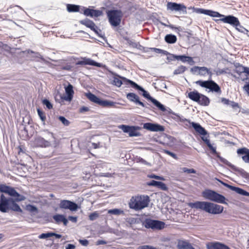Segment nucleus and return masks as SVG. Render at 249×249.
<instances>
[{
    "label": "nucleus",
    "mask_w": 249,
    "mask_h": 249,
    "mask_svg": "<svg viewBox=\"0 0 249 249\" xmlns=\"http://www.w3.org/2000/svg\"><path fill=\"white\" fill-rule=\"evenodd\" d=\"M202 196L212 202L196 201L189 203V206L192 209L203 211L210 214H219L222 213L224 207L215 203L228 205L226 197L214 190L206 189L202 192Z\"/></svg>",
    "instance_id": "nucleus-1"
},
{
    "label": "nucleus",
    "mask_w": 249,
    "mask_h": 249,
    "mask_svg": "<svg viewBox=\"0 0 249 249\" xmlns=\"http://www.w3.org/2000/svg\"><path fill=\"white\" fill-rule=\"evenodd\" d=\"M189 9H192L193 12L197 14H204L211 17L220 18L219 19H215V21L217 23L223 22L225 23L229 24L233 27L239 25V21L238 18L231 15L226 16L212 10L199 8L190 7Z\"/></svg>",
    "instance_id": "nucleus-2"
},
{
    "label": "nucleus",
    "mask_w": 249,
    "mask_h": 249,
    "mask_svg": "<svg viewBox=\"0 0 249 249\" xmlns=\"http://www.w3.org/2000/svg\"><path fill=\"white\" fill-rule=\"evenodd\" d=\"M202 140L206 144L209 148L211 150L212 153L213 154L217 155V157L219 159V160L221 162L228 165L234 171L237 172L243 178L249 180V173H247L242 168L236 167L235 166L230 163L229 161H228L226 159L221 157L217 153L216 148L212 145L209 139H207V138H202Z\"/></svg>",
    "instance_id": "nucleus-3"
},
{
    "label": "nucleus",
    "mask_w": 249,
    "mask_h": 249,
    "mask_svg": "<svg viewBox=\"0 0 249 249\" xmlns=\"http://www.w3.org/2000/svg\"><path fill=\"white\" fill-rule=\"evenodd\" d=\"M13 198H8L3 194L0 196V212L2 213H8L10 211L22 213V210Z\"/></svg>",
    "instance_id": "nucleus-4"
},
{
    "label": "nucleus",
    "mask_w": 249,
    "mask_h": 249,
    "mask_svg": "<svg viewBox=\"0 0 249 249\" xmlns=\"http://www.w3.org/2000/svg\"><path fill=\"white\" fill-rule=\"evenodd\" d=\"M124 81L130 84V86L139 91L142 92V95L145 98L147 99L149 101H150L159 109L162 111H165L166 110L165 107L159 101L154 98L150 95L149 93L145 90L142 87L137 84L135 82L128 79L126 78H124Z\"/></svg>",
    "instance_id": "nucleus-5"
},
{
    "label": "nucleus",
    "mask_w": 249,
    "mask_h": 249,
    "mask_svg": "<svg viewBox=\"0 0 249 249\" xmlns=\"http://www.w3.org/2000/svg\"><path fill=\"white\" fill-rule=\"evenodd\" d=\"M207 75L209 76L208 80H198L196 82V84L200 86L202 88L209 89V91L214 92L217 94L221 93V88L213 80H212L213 73L210 69L207 68Z\"/></svg>",
    "instance_id": "nucleus-6"
},
{
    "label": "nucleus",
    "mask_w": 249,
    "mask_h": 249,
    "mask_svg": "<svg viewBox=\"0 0 249 249\" xmlns=\"http://www.w3.org/2000/svg\"><path fill=\"white\" fill-rule=\"evenodd\" d=\"M150 199L147 195L132 196L128 202L129 207L135 211H140L148 206Z\"/></svg>",
    "instance_id": "nucleus-7"
},
{
    "label": "nucleus",
    "mask_w": 249,
    "mask_h": 249,
    "mask_svg": "<svg viewBox=\"0 0 249 249\" xmlns=\"http://www.w3.org/2000/svg\"><path fill=\"white\" fill-rule=\"evenodd\" d=\"M171 114L174 115L175 117L172 118L176 121L180 122L183 123L186 126H188L190 124L195 130L199 134L205 136L208 134L207 131L203 127L199 124L194 122H191L190 120L184 118L183 116L171 111Z\"/></svg>",
    "instance_id": "nucleus-8"
},
{
    "label": "nucleus",
    "mask_w": 249,
    "mask_h": 249,
    "mask_svg": "<svg viewBox=\"0 0 249 249\" xmlns=\"http://www.w3.org/2000/svg\"><path fill=\"white\" fill-rule=\"evenodd\" d=\"M108 22L112 27H117L120 25L124 14L119 9H112L106 12Z\"/></svg>",
    "instance_id": "nucleus-9"
},
{
    "label": "nucleus",
    "mask_w": 249,
    "mask_h": 249,
    "mask_svg": "<svg viewBox=\"0 0 249 249\" xmlns=\"http://www.w3.org/2000/svg\"><path fill=\"white\" fill-rule=\"evenodd\" d=\"M187 97L191 100L196 102L201 106H208L210 104L209 98L196 90L189 92L188 93Z\"/></svg>",
    "instance_id": "nucleus-10"
},
{
    "label": "nucleus",
    "mask_w": 249,
    "mask_h": 249,
    "mask_svg": "<svg viewBox=\"0 0 249 249\" xmlns=\"http://www.w3.org/2000/svg\"><path fill=\"white\" fill-rule=\"evenodd\" d=\"M86 97L91 102L103 107H116V105L118 103L115 102L107 100H103L90 92L86 94Z\"/></svg>",
    "instance_id": "nucleus-11"
},
{
    "label": "nucleus",
    "mask_w": 249,
    "mask_h": 249,
    "mask_svg": "<svg viewBox=\"0 0 249 249\" xmlns=\"http://www.w3.org/2000/svg\"><path fill=\"white\" fill-rule=\"evenodd\" d=\"M79 23L90 29V30L93 31L98 36L103 38L104 40H107L104 35H103L101 34V30L96 25L92 20L86 18L84 19L80 20Z\"/></svg>",
    "instance_id": "nucleus-12"
},
{
    "label": "nucleus",
    "mask_w": 249,
    "mask_h": 249,
    "mask_svg": "<svg viewBox=\"0 0 249 249\" xmlns=\"http://www.w3.org/2000/svg\"><path fill=\"white\" fill-rule=\"evenodd\" d=\"M3 193L8 195L10 196L9 198H13L17 202L23 201L26 198L24 196L19 194L14 188L6 185L5 186Z\"/></svg>",
    "instance_id": "nucleus-13"
},
{
    "label": "nucleus",
    "mask_w": 249,
    "mask_h": 249,
    "mask_svg": "<svg viewBox=\"0 0 249 249\" xmlns=\"http://www.w3.org/2000/svg\"><path fill=\"white\" fill-rule=\"evenodd\" d=\"M143 225L147 229L162 230L164 228L165 223L158 220L146 218L143 222Z\"/></svg>",
    "instance_id": "nucleus-14"
},
{
    "label": "nucleus",
    "mask_w": 249,
    "mask_h": 249,
    "mask_svg": "<svg viewBox=\"0 0 249 249\" xmlns=\"http://www.w3.org/2000/svg\"><path fill=\"white\" fill-rule=\"evenodd\" d=\"M119 128L122 129L124 133H128L129 137H138L141 136V133L138 131L141 129V127L138 126L122 124L119 126Z\"/></svg>",
    "instance_id": "nucleus-15"
},
{
    "label": "nucleus",
    "mask_w": 249,
    "mask_h": 249,
    "mask_svg": "<svg viewBox=\"0 0 249 249\" xmlns=\"http://www.w3.org/2000/svg\"><path fill=\"white\" fill-rule=\"evenodd\" d=\"M65 90L66 95L60 94L59 95V99H57L56 97H55V100L60 103L63 101L71 102L73 98L74 91L73 87L71 84L69 83L67 86L65 87Z\"/></svg>",
    "instance_id": "nucleus-16"
},
{
    "label": "nucleus",
    "mask_w": 249,
    "mask_h": 249,
    "mask_svg": "<svg viewBox=\"0 0 249 249\" xmlns=\"http://www.w3.org/2000/svg\"><path fill=\"white\" fill-rule=\"evenodd\" d=\"M82 12L81 14H84L86 17H89L92 18H98L103 15V12L100 10L94 9L93 7H81Z\"/></svg>",
    "instance_id": "nucleus-17"
},
{
    "label": "nucleus",
    "mask_w": 249,
    "mask_h": 249,
    "mask_svg": "<svg viewBox=\"0 0 249 249\" xmlns=\"http://www.w3.org/2000/svg\"><path fill=\"white\" fill-rule=\"evenodd\" d=\"M59 207L61 209L69 210L71 212L76 211L79 208L78 205L75 202L65 199L60 200Z\"/></svg>",
    "instance_id": "nucleus-18"
},
{
    "label": "nucleus",
    "mask_w": 249,
    "mask_h": 249,
    "mask_svg": "<svg viewBox=\"0 0 249 249\" xmlns=\"http://www.w3.org/2000/svg\"><path fill=\"white\" fill-rule=\"evenodd\" d=\"M167 9L171 11L182 12L186 13V7L182 3L168 2L167 3Z\"/></svg>",
    "instance_id": "nucleus-19"
},
{
    "label": "nucleus",
    "mask_w": 249,
    "mask_h": 249,
    "mask_svg": "<svg viewBox=\"0 0 249 249\" xmlns=\"http://www.w3.org/2000/svg\"><path fill=\"white\" fill-rule=\"evenodd\" d=\"M143 128L152 132H162L164 127L160 124L152 123H145L143 124Z\"/></svg>",
    "instance_id": "nucleus-20"
},
{
    "label": "nucleus",
    "mask_w": 249,
    "mask_h": 249,
    "mask_svg": "<svg viewBox=\"0 0 249 249\" xmlns=\"http://www.w3.org/2000/svg\"><path fill=\"white\" fill-rule=\"evenodd\" d=\"M218 180L223 186H224L225 187L229 188V189H230L233 191H234L236 193H237L240 195L243 196H249V192H247V191H246L241 188L230 185V184H229L226 182H224V181H221L219 179H218Z\"/></svg>",
    "instance_id": "nucleus-21"
},
{
    "label": "nucleus",
    "mask_w": 249,
    "mask_h": 249,
    "mask_svg": "<svg viewBox=\"0 0 249 249\" xmlns=\"http://www.w3.org/2000/svg\"><path fill=\"white\" fill-rule=\"evenodd\" d=\"M207 249H231L229 246L219 242H209L206 244Z\"/></svg>",
    "instance_id": "nucleus-22"
},
{
    "label": "nucleus",
    "mask_w": 249,
    "mask_h": 249,
    "mask_svg": "<svg viewBox=\"0 0 249 249\" xmlns=\"http://www.w3.org/2000/svg\"><path fill=\"white\" fill-rule=\"evenodd\" d=\"M207 68L206 67L194 66L191 68L190 71L194 74H196L201 76L207 75Z\"/></svg>",
    "instance_id": "nucleus-23"
},
{
    "label": "nucleus",
    "mask_w": 249,
    "mask_h": 249,
    "mask_svg": "<svg viewBox=\"0 0 249 249\" xmlns=\"http://www.w3.org/2000/svg\"><path fill=\"white\" fill-rule=\"evenodd\" d=\"M126 98L129 101L134 102L136 105H139L142 107H145L144 104L140 100L139 97L134 93H128L126 94Z\"/></svg>",
    "instance_id": "nucleus-24"
},
{
    "label": "nucleus",
    "mask_w": 249,
    "mask_h": 249,
    "mask_svg": "<svg viewBox=\"0 0 249 249\" xmlns=\"http://www.w3.org/2000/svg\"><path fill=\"white\" fill-rule=\"evenodd\" d=\"M35 144L40 147H48L51 146V142L45 140V139L40 136L36 137L35 140Z\"/></svg>",
    "instance_id": "nucleus-25"
},
{
    "label": "nucleus",
    "mask_w": 249,
    "mask_h": 249,
    "mask_svg": "<svg viewBox=\"0 0 249 249\" xmlns=\"http://www.w3.org/2000/svg\"><path fill=\"white\" fill-rule=\"evenodd\" d=\"M53 218L55 221V223L60 224L62 223L64 226H67L68 223V219L62 214L56 213L53 216Z\"/></svg>",
    "instance_id": "nucleus-26"
},
{
    "label": "nucleus",
    "mask_w": 249,
    "mask_h": 249,
    "mask_svg": "<svg viewBox=\"0 0 249 249\" xmlns=\"http://www.w3.org/2000/svg\"><path fill=\"white\" fill-rule=\"evenodd\" d=\"M238 155H242V159L246 163H249V149L246 147L239 148L237 150Z\"/></svg>",
    "instance_id": "nucleus-27"
},
{
    "label": "nucleus",
    "mask_w": 249,
    "mask_h": 249,
    "mask_svg": "<svg viewBox=\"0 0 249 249\" xmlns=\"http://www.w3.org/2000/svg\"><path fill=\"white\" fill-rule=\"evenodd\" d=\"M177 60H180L183 63H188L190 65H194L195 62L192 57L187 56L185 54L178 55Z\"/></svg>",
    "instance_id": "nucleus-28"
},
{
    "label": "nucleus",
    "mask_w": 249,
    "mask_h": 249,
    "mask_svg": "<svg viewBox=\"0 0 249 249\" xmlns=\"http://www.w3.org/2000/svg\"><path fill=\"white\" fill-rule=\"evenodd\" d=\"M116 76L118 77H114L113 80V84L116 86L117 87H120L122 84H124L126 85H130L129 84L127 83L126 82L124 81L125 80L124 79V77L120 76L118 74H116Z\"/></svg>",
    "instance_id": "nucleus-29"
},
{
    "label": "nucleus",
    "mask_w": 249,
    "mask_h": 249,
    "mask_svg": "<svg viewBox=\"0 0 249 249\" xmlns=\"http://www.w3.org/2000/svg\"><path fill=\"white\" fill-rule=\"evenodd\" d=\"M177 247L178 249H195L190 243L185 240H179Z\"/></svg>",
    "instance_id": "nucleus-30"
},
{
    "label": "nucleus",
    "mask_w": 249,
    "mask_h": 249,
    "mask_svg": "<svg viewBox=\"0 0 249 249\" xmlns=\"http://www.w3.org/2000/svg\"><path fill=\"white\" fill-rule=\"evenodd\" d=\"M67 7V11L70 13L72 12H82V10L80 11V9H81V7L82 6H81L78 5L76 4H67L66 5Z\"/></svg>",
    "instance_id": "nucleus-31"
},
{
    "label": "nucleus",
    "mask_w": 249,
    "mask_h": 249,
    "mask_svg": "<svg viewBox=\"0 0 249 249\" xmlns=\"http://www.w3.org/2000/svg\"><path fill=\"white\" fill-rule=\"evenodd\" d=\"M164 40L168 44H174L177 40V36L173 34H167L164 37Z\"/></svg>",
    "instance_id": "nucleus-32"
},
{
    "label": "nucleus",
    "mask_w": 249,
    "mask_h": 249,
    "mask_svg": "<svg viewBox=\"0 0 249 249\" xmlns=\"http://www.w3.org/2000/svg\"><path fill=\"white\" fill-rule=\"evenodd\" d=\"M247 68V67L243 66L239 63H237L235 65V69L234 71L240 75L242 73H246Z\"/></svg>",
    "instance_id": "nucleus-33"
},
{
    "label": "nucleus",
    "mask_w": 249,
    "mask_h": 249,
    "mask_svg": "<svg viewBox=\"0 0 249 249\" xmlns=\"http://www.w3.org/2000/svg\"><path fill=\"white\" fill-rule=\"evenodd\" d=\"M91 62V59L87 58V57H82L80 60L77 61L75 63L76 65H90Z\"/></svg>",
    "instance_id": "nucleus-34"
},
{
    "label": "nucleus",
    "mask_w": 249,
    "mask_h": 249,
    "mask_svg": "<svg viewBox=\"0 0 249 249\" xmlns=\"http://www.w3.org/2000/svg\"><path fill=\"white\" fill-rule=\"evenodd\" d=\"M187 68L183 65H180L173 72L174 75H178L183 73L186 70Z\"/></svg>",
    "instance_id": "nucleus-35"
},
{
    "label": "nucleus",
    "mask_w": 249,
    "mask_h": 249,
    "mask_svg": "<svg viewBox=\"0 0 249 249\" xmlns=\"http://www.w3.org/2000/svg\"><path fill=\"white\" fill-rule=\"evenodd\" d=\"M108 213L111 214H114L118 215L121 214H124V211L121 209H110L108 210Z\"/></svg>",
    "instance_id": "nucleus-36"
},
{
    "label": "nucleus",
    "mask_w": 249,
    "mask_h": 249,
    "mask_svg": "<svg viewBox=\"0 0 249 249\" xmlns=\"http://www.w3.org/2000/svg\"><path fill=\"white\" fill-rule=\"evenodd\" d=\"M99 216V213L98 212L95 211L89 214V219L90 221H94L97 219Z\"/></svg>",
    "instance_id": "nucleus-37"
},
{
    "label": "nucleus",
    "mask_w": 249,
    "mask_h": 249,
    "mask_svg": "<svg viewBox=\"0 0 249 249\" xmlns=\"http://www.w3.org/2000/svg\"><path fill=\"white\" fill-rule=\"evenodd\" d=\"M37 112L41 121L44 122L46 119L44 112L39 108L37 109Z\"/></svg>",
    "instance_id": "nucleus-38"
},
{
    "label": "nucleus",
    "mask_w": 249,
    "mask_h": 249,
    "mask_svg": "<svg viewBox=\"0 0 249 249\" xmlns=\"http://www.w3.org/2000/svg\"><path fill=\"white\" fill-rule=\"evenodd\" d=\"M52 231L42 233L38 236L39 239H48L53 236Z\"/></svg>",
    "instance_id": "nucleus-39"
},
{
    "label": "nucleus",
    "mask_w": 249,
    "mask_h": 249,
    "mask_svg": "<svg viewBox=\"0 0 249 249\" xmlns=\"http://www.w3.org/2000/svg\"><path fill=\"white\" fill-rule=\"evenodd\" d=\"M42 103L48 109H50L53 108V105L48 99L46 98L43 99Z\"/></svg>",
    "instance_id": "nucleus-40"
},
{
    "label": "nucleus",
    "mask_w": 249,
    "mask_h": 249,
    "mask_svg": "<svg viewBox=\"0 0 249 249\" xmlns=\"http://www.w3.org/2000/svg\"><path fill=\"white\" fill-rule=\"evenodd\" d=\"M58 120L65 126H68L70 122L65 117L62 116H59L58 117Z\"/></svg>",
    "instance_id": "nucleus-41"
},
{
    "label": "nucleus",
    "mask_w": 249,
    "mask_h": 249,
    "mask_svg": "<svg viewBox=\"0 0 249 249\" xmlns=\"http://www.w3.org/2000/svg\"><path fill=\"white\" fill-rule=\"evenodd\" d=\"M166 55H167V60H168V63H170L172 61H174L175 60H177V56L178 55L170 53H169L168 54H165Z\"/></svg>",
    "instance_id": "nucleus-42"
},
{
    "label": "nucleus",
    "mask_w": 249,
    "mask_h": 249,
    "mask_svg": "<svg viewBox=\"0 0 249 249\" xmlns=\"http://www.w3.org/2000/svg\"><path fill=\"white\" fill-rule=\"evenodd\" d=\"M150 49L153 50L154 52L158 53H162L164 55L169 53V52L167 51L159 48H150Z\"/></svg>",
    "instance_id": "nucleus-43"
},
{
    "label": "nucleus",
    "mask_w": 249,
    "mask_h": 249,
    "mask_svg": "<svg viewBox=\"0 0 249 249\" xmlns=\"http://www.w3.org/2000/svg\"><path fill=\"white\" fill-rule=\"evenodd\" d=\"M147 177L150 178H154L157 180H165V178L162 176H160L156 175L154 174H151L150 175H148Z\"/></svg>",
    "instance_id": "nucleus-44"
},
{
    "label": "nucleus",
    "mask_w": 249,
    "mask_h": 249,
    "mask_svg": "<svg viewBox=\"0 0 249 249\" xmlns=\"http://www.w3.org/2000/svg\"><path fill=\"white\" fill-rule=\"evenodd\" d=\"M157 187L162 191H167L168 190V187L166 185L161 181H159Z\"/></svg>",
    "instance_id": "nucleus-45"
},
{
    "label": "nucleus",
    "mask_w": 249,
    "mask_h": 249,
    "mask_svg": "<svg viewBox=\"0 0 249 249\" xmlns=\"http://www.w3.org/2000/svg\"><path fill=\"white\" fill-rule=\"evenodd\" d=\"M28 53H33L34 55L33 56L35 58H40L42 61L44 60V58L41 55V54L38 53H36L31 50H28Z\"/></svg>",
    "instance_id": "nucleus-46"
},
{
    "label": "nucleus",
    "mask_w": 249,
    "mask_h": 249,
    "mask_svg": "<svg viewBox=\"0 0 249 249\" xmlns=\"http://www.w3.org/2000/svg\"><path fill=\"white\" fill-rule=\"evenodd\" d=\"M127 42L129 45L135 48H138L139 46H140L139 43L135 42L132 40H128Z\"/></svg>",
    "instance_id": "nucleus-47"
},
{
    "label": "nucleus",
    "mask_w": 249,
    "mask_h": 249,
    "mask_svg": "<svg viewBox=\"0 0 249 249\" xmlns=\"http://www.w3.org/2000/svg\"><path fill=\"white\" fill-rule=\"evenodd\" d=\"M27 208L28 211L31 212H36L37 211V208L33 205L29 204L27 205Z\"/></svg>",
    "instance_id": "nucleus-48"
},
{
    "label": "nucleus",
    "mask_w": 249,
    "mask_h": 249,
    "mask_svg": "<svg viewBox=\"0 0 249 249\" xmlns=\"http://www.w3.org/2000/svg\"><path fill=\"white\" fill-rule=\"evenodd\" d=\"M182 171L184 173H187L188 174H196V171L193 168L189 169L186 167L182 168Z\"/></svg>",
    "instance_id": "nucleus-49"
},
{
    "label": "nucleus",
    "mask_w": 249,
    "mask_h": 249,
    "mask_svg": "<svg viewBox=\"0 0 249 249\" xmlns=\"http://www.w3.org/2000/svg\"><path fill=\"white\" fill-rule=\"evenodd\" d=\"M213 71L215 73V74L217 76H218V75H220L223 73H226V71H225V70L224 69H214L213 70Z\"/></svg>",
    "instance_id": "nucleus-50"
},
{
    "label": "nucleus",
    "mask_w": 249,
    "mask_h": 249,
    "mask_svg": "<svg viewBox=\"0 0 249 249\" xmlns=\"http://www.w3.org/2000/svg\"><path fill=\"white\" fill-rule=\"evenodd\" d=\"M158 182L159 181L152 180L149 182H146V185L148 186H154L157 187Z\"/></svg>",
    "instance_id": "nucleus-51"
},
{
    "label": "nucleus",
    "mask_w": 249,
    "mask_h": 249,
    "mask_svg": "<svg viewBox=\"0 0 249 249\" xmlns=\"http://www.w3.org/2000/svg\"><path fill=\"white\" fill-rule=\"evenodd\" d=\"M234 27H235L237 30L241 33H245V32L248 31L247 30H246L245 28H244L242 26L240 25V23L239 25H238L237 26H234Z\"/></svg>",
    "instance_id": "nucleus-52"
},
{
    "label": "nucleus",
    "mask_w": 249,
    "mask_h": 249,
    "mask_svg": "<svg viewBox=\"0 0 249 249\" xmlns=\"http://www.w3.org/2000/svg\"><path fill=\"white\" fill-rule=\"evenodd\" d=\"M164 152L165 153L167 154V155L171 156L172 158H173L175 159H177V158H178L177 156L175 153H173L168 150H164Z\"/></svg>",
    "instance_id": "nucleus-53"
},
{
    "label": "nucleus",
    "mask_w": 249,
    "mask_h": 249,
    "mask_svg": "<svg viewBox=\"0 0 249 249\" xmlns=\"http://www.w3.org/2000/svg\"><path fill=\"white\" fill-rule=\"evenodd\" d=\"M90 66H96V67H97L101 68V67H102L103 66V65L102 63L97 62L91 59V63H90Z\"/></svg>",
    "instance_id": "nucleus-54"
},
{
    "label": "nucleus",
    "mask_w": 249,
    "mask_h": 249,
    "mask_svg": "<svg viewBox=\"0 0 249 249\" xmlns=\"http://www.w3.org/2000/svg\"><path fill=\"white\" fill-rule=\"evenodd\" d=\"M243 89L247 92V94L249 96V82H247L244 87H243Z\"/></svg>",
    "instance_id": "nucleus-55"
},
{
    "label": "nucleus",
    "mask_w": 249,
    "mask_h": 249,
    "mask_svg": "<svg viewBox=\"0 0 249 249\" xmlns=\"http://www.w3.org/2000/svg\"><path fill=\"white\" fill-rule=\"evenodd\" d=\"M139 161L140 162L142 163L143 164L146 165H148L149 166H151V164L150 163L147 162V161H146L145 160L143 159L142 158H140L139 159Z\"/></svg>",
    "instance_id": "nucleus-56"
},
{
    "label": "nucleus",
    "mask_w": 249,
    "mask_h": 249,
    "mask_svg": "<svg viewBox=\"0 0 249 249\" xmlns=\"http://www.w3.org/2000/svg\"><path fill=\"white\" fill-rule=\"evenodd\" d=\"M89 109L88 107L83 106L79 109V112L80 113H85L86 112H87L89 111Z\"/></svg>",
    "instance_id": "nucleus-57"
},
{
    "label": "nucleus",
    "mask_w": 249,
    "mask_h": 249,
    "mask_svg": "<svg viewBox=\"0 0 249 249\" xmlns=\"http://www.w3.org/2000/svg\"><path fill=\"white\" fill-rule=\"evenodd\" d=\"M79 241L84 246H87L89 244V241L87 239H80Z\"/></svg>",
    "instance_id": "nucleus-58"
},
{
    "label": "nucleus",
    "mask_w": 249,
    "mask_h": 249,
    "mask_svg": "<svg viewBox=\"0 0 249 249\" xmlns=\"http://www.w3.org/2000/svg\"><path fill=\"white\" fill-rule=\"evenodd\" d=\"M68 219V220H70L73 223H76L77 221V217L73 216H69Z\"/></svg>",
    "instance_id": "nucleus-59"
},
{
    "label": "nucleus",
    "mask_w": 249,
    "mask_h": 249,
    "mask_svg": "<svg viewBox=\"0 0 249 249\" xmlns=\"http://www.w3.org/2000/svg\"><path fill=\"white\" fill-rule=\"evenodd\" d=\"M233 108H235L236 107L239 108V106L237 103L234 102V101H231L230 104H229Z\"/></svg>",
    "instance_id": "nucleus-60"
},
{
    "label": "nucleus",
    "mask_w": 249,
    "mask_h": 249,
    "mask_svg": "<svg viewBox=\"0 0 249 249\" xmlns=\"http://www.w3.org/2000/svg\"><path fill=\"white\" fill-rule=\"evenodd\" d=\"M100 177L110 178L112 177V174L110 173H102L100 174Z\"/></svg>",
    "instance_id": "nucleus-61"
},
{
    "label": "nucleus",
    "mask_w": 249,
    "mask_h": 249,
    "mask_svg": "<svg viewBox=\"0 0 249 249\" xmlns=\"http://www.w3.org/2000/svg\"><path fill=\"white\" fill-rule=\"evenodd\" d=\"M231 101L229 100V99H227L225 98H221V102L224 105H229V104L231 103Z\"/></svg>",
    "instance_id": "nucleus-62"
},
{
    "label": "nucleus",
    "mask_w": 249,
    "mask_h": 249,
    "mask_svg": "<svg viewBox=\"0 0 249 249\" xmlns=\"http://www.w3.org/2000/svg\"><path fill=\"white\" fill-rule=\"evenodd\" d=\"M107 241L103 240H98L96 242V245H105L107 244Z\"/></svg>",
    "instance_id": "nucleus-63"
},
{
    "label": "nucleus",
    "mask_w": 249,
    "mask_h": 249,
    "mask_svg": "<svg viewBox=\"0 0 249 249\" xmlns=\"http://www.w3.org/2000/svg\"><path fill=\"white\" fill-rule=\"evenodd\" d=\"M75 246L73 244H69L65 248V249H74Z\"/></svg>",
    "instance_id": "nucleus-64"
}]
</instances>
